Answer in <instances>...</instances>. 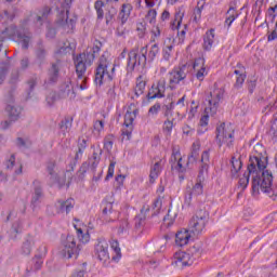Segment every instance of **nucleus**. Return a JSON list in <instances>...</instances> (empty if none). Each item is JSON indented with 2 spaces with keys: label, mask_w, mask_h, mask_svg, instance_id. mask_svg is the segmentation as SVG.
Listing matches in <instances>:
<instances>
[{
  "label": "nucleus",
  "mask_w": 277,
  "mask_h": 277,
  "mask_svg": "<svg viewBox=\"0 0 277 277\" xmlns=\"http://www.w3.org/2000/svg\"><path fill=\"white\" fill-rule=\"evenodd\" d=\"M247 170L248 171L243 173L242 177L239 179V187L246 189L250 183V174H252V190L254 194H259V190L261 189V192L267 194L272 200H277V185L274 184L272 172H269V170L259 171V169H254L250 172L249 167Z\"/></svg>",
  "instance_id": "obj_1"
},
{
  "label": "nucleus",
  "mask_w": 277,
  "mask_h": 277,
  "mask_svg": "<svg viewBox=\"0 0 277 277\" xmlns=\"http://www.w3.org/2000/svg\"><path fill=\"white\" fill-rule=\"evenodd\" d=\"M100 52H101V42H98V44H94L92 50L87 51L84 53H80L74 58L76 75L78 79H84L85 71L88 70V66H92V64H94V60H96V53H100Z\"/></svg>",
  "instance_id": "obj_2"
},
{
  "label": "nucleus",
  "mask_w": 277,
  "mask_h": 277,
  "mask_svg": "<svg viewBox=\"0 0 277 277\" xmlns=\"http://www.w3.org/2000/svg\"><path fill=\"white\" fill-rule=\"evenodd\" d=\"M107 53H104L97 63V67L95 69V78L94 83L97 85H103V82L107 79L108 81H114V72H116V67L114 66L111 68V71L107 70L109 66L111 65V62L109 61V57H107Z\"/></svg>",
  "instance_id": "obj_3"
},
{
  "label": "nucleus",
  "mask_w": 277,
  "mask_h": 277,
  "mask_svg": "<svg viewBox=\"0 0 277 277\" xmlns=\"http://www.w3.org/2000/svg\"><path fill=\"white\" fill-rule=\"evenodd\" d=\"M267 168V156H265V147L262 144H256L253 147V155L249 158V172H265Z\"/></svg>",
  "instance_id": "obj_4"
},
{
  "label": "nucleus",
  "mask_w": 277,
  "mask_h": 277,
  "mask_svg": "<svg viewBox=\"0 0 277 277\" xmlns=\"http://www.w3.org/2000/svg\"><path fill=\"white\" fill-rule=\"evenodd\" d=\"M148 55V45H145L143 48H134L128 53V68L129 70H135L136 68H140L142 66H146V62H148V58L146 57Z\"/></svg>",
  "instance_id": "obj_5"
},
{
  "label": "nucleus",
  "mask_w": 277,
  "mask_h": 277,
  "mask_svg": "<svg viewBox=\"0 0 277 277\" xmlns=\"http://www.w3.org/2000/svg\"><path fill=\"white\" fill-rule=\"evenodd\" d=\"M79 252H81V245H77V240L72 235L66 237L58 250V254L63 259H72V256L77 259Z\"/></svg>",
  "instance_id": "obj_6"
},
{
  "label": "nucleus",
  "mask_w": 277,
  "mask_h": 277,
  "mask_svg": "<svg viewBox=\"0 0 277 277\" xmlns=\"http://www.w3.org/2000/svg\"><path fill=\"white\" fill-rule=\"evenodd\" d=\"M208 222H209V212H207V210L205 209L198 210L189 221V224H188L189 233H193V235H200V233L205 230V227L207 226Z\"/></svg>",
  "instance_id": "obj_7"
},
{
  "label": "nucleus",
  "mask_w": 277,
  "mask_h": 277,
  "mask_svg": "<svg viewBox=\"0 0 277 277\" xmlns=\"http://www.w3.org/2000/svg\"><path fill=\"white\" fill-rule=\"evenodd\" d=\"M235 130L230 128V126H226V123H221L216 127L215 130V143L217 144L219 148H222L223 144L230 147L234 142Z\"/></svg>",
  "instance_id": "obj_8"
},
{
  "label": "nucleus",
  "mask_w": 277,
  "mask_h": 277,
  "mask_svg": "<svg viewBox=\"0 0 277 277\" xmlns=\"http://www.w3.org/2000/svg\"><path fill=\"white\" fill-rule=\"evenodd\" d=\"M2 36L5 38H11L12 40H16L18 38L22 42L23 49H29V42H31V32L27 30H18L16 26L11 25L2 30Z\"/></svg>",
  "instance_id": "obj_9"
},
{
  "label": "nucleus",
  "mask_w": 277,
  "mask_h": 277,
  "mask_svg": "<svg viewBox=\"0 0 277 277\" xmlns=\"http://www.w3.org/2000/svg\"><path fill=\"white\" fill-rule=\"evenodd\" d=\"M14 92H16V88L12 87L5 98V111L9 114L10 122H16V120L21 118V111H23V108H21V106H16L14 103Z\"/></svg>",
  "instance_id": "obj_10"
},
{
  "label": "nucleus",
  "mask_w": 277,
  "mask_h": 277,
  "mask_svg": "<svg viewBox=\"0 0 277 277\" xmlns=\"http://www.w3.org/2000/svg\"><path fill=\"white\" fill-rule=\"evenodd\" d=\"M68 14V10L61 11L56 19V25H58V27H62V29L67 31V34H69V31H72V29H75V25H77V16L70 17V15Z\"/></svg>",
  "instance_id": "obj_11"
},
{
  "label": "nucleus",
  "mask_w": 277,
  "mask_h": 277,
  "mask_svg": "<svg viewBox=\"0 0 277 277\" xmlns=\"http://www.w3.org/2000/svg\"><path fill=\"white\" fill-rule=\"evenodd\" d=\"M187 72H189L187 65H182L170 72L169 83L171 90H174L176 88L174 85H179L181 81H184L187 78Z\"/></svg>",
  "instance_id": "obj_12"
},
{
  "label": "nucleus",
  "mask_w": 277,
  "mask_h": 277,
  "mask_svg": "<svg viewBox=\"0 0 277 277\" xmlns=\"http://www.w3.org/2000/svg\"><path fill=\"white\" fill-rule=\"evenodd\" d=\"M224 96V91L222 89H215L213 92L210 93L209 107L206 108V114H210L213 116L217 113V107L220 106V102Z\"/></svg>",
  "instance_id": "obj_13"
},
{
  "label": "nucleus",
  "mask_w": 277,
  "mask_h": 277,
  "mask_svg": "<svg viewBox=\"0 0 277 277\" xmlns=\"http://www.w3.org/2000/svg\"><path fill=\"white\" fill-rule=\"evenodd\" d=\"M166 96V79H160L156 84L149 89L146 98L147 101H155V98H163Z\"/></svg>",
  "instance_id": "obj_14"
},
{
  "label": "nucleus",
  "mask_w": 277,
  "mask_h": 277,
  "mask_svg": "<svg viewBox=\"0 0 277 277\" xmlns=\"http://www.w3.org/2000/svg\"><path fill=\"white\" fill-rule=\"evenodd\" d=\"M95 256H97L101 263H107L109 261V243H107V240H97L95 245Z\"/></svg>",
  "instance_id": "obj_15"
},
{
  "label": "nucleus",
  "mask_w": 277,
  "mask_h": 277,
  "mask_svg": "<svg viewBox=\"0 0 277 277\" xmlns=\"http://www.w3.org/2000/svg\"><path fill=\"white\" fill-rule=\"evenodd\" d=\"M194 259H192V254L185 251L175 252L172 260V265L175 267H187V265H193Z\"/></svg>",
  "instance_id": "obj_16"
},
{
  "label": "nucleus",
  "mask_w": 277,
  "mask_h": 277,
  "mask_svg": "<svg viewBox=\"0 0 277 277\" xmlns=\"http://www.w3.org/2000/svg\"><path fill=\"white\" fill-rule=\"evenodd\" d=\"M60 70H62V60H56L48 69V81L45 83H57L60 81Z\"/></svg>",
  "instance_id": "obj_17"
},
{
  "label": "nucleus",
  "mask_w": 277,
  "mask_h": 277,
  "mask_svg": "<svg viewBox=\"0 0 277 277\" xmlns=\"http://www.w3.org/2000/svg\"><path fill=\"white\" fill-rule=\"evenodd\" d=\"M32 185H34V192H32L30 205L32 207H38V205L42 202V198L44 196V193L42 192V183H40V181L38 180H35L32 182Z\"/></svg>",
  "instance_id": "obj_18"
},
{
  "label": "nucleus",
  "mask_w": 277,
  "mask_h": 277,
  "mask_svg": "<svg viewBox=\"0 0 277 277\" xmlns=\"http://www.w3.org/2000/svg\"><path fill=\"white\" fill-rule=\"evenodd\" d=\"M202 189H203L202 181L199 180V182H197L193 188H189L186 190L185 205L189 207L194 198H198V196H201Z\"/></svg>",
  "instance_id": "obj_19"
},
{
  "label": "nucleus",
  "mask_w": 277,
  "mask_h": 277,
  "mask_svg": "<svg viewBox=\"0 0 277 277\" xmlns=\"http://www.w3.org/2000/svg\"><path fill=\"white\" fill-rule=\"evenodd\" d=\"M118 15V9L113 4L106 5V12L104 14L105 23L107 27H111L116 21V16Z\"/></svg>",
  "instance_id": "obj_20"
},
{
  "label": "nucleus",
  "mask_w": 277,
  "mask_h": 277,
  "mask_svg": "<svg viewBox=\"0 0 277 277\" xmlns=\"http://www.w3.org/2000/svg\"><path fill=\"white\" fill-rule=\"evenodd\" d=\"M36 62L39 64V67L42 68V65L47 63V49L42 42H39L36 49Z\"/></svg>",
  "instance_id": "obj_21"
},
{
  "label": "nucleus",
  "mask_w": 277,
  "mask_h": 277,
  "mask_svg": "<svg viewBox=\"0 0 277 277\" xmlns=\"http://www.w3.org/2000/svg\"><path fill=\"white\" fill-rule=\"evenodd\" d=\"M58 213H70L75 209V199L70 198L67 200H58L56 203Z\"/></svg>",
  "instance_id": "obj_22"
},
{
  "label": "nucleus",
  "mask_w": 277,
  "mask_h": 277,
  "mask_svg": "<svg viewBox=\"0 0 277 277\" xmlns=\"http://www.w3.org/2000/svg\"><path fill=\"white\" fill-rule=\"evenodd\" d=\"M192 235H189V229L180 230L175 234V243L183 248V246H187L189 243V239Z\"/></svg>",
  "instance_id": "obj_23"
},
{
  "label": "nucleus",
  "mask_w": 277,
  "mask_h": 277,
  "mask_svg": "<svg viewBox=\"0 0 277 277\" xmlns=\"http://www.w3.org/2000/svg\"><path fill=\"white\" fill-rule=\"evenodd\" d=\"M213 42H215V30L210 29L203 36V49H205V51H211V49H213Z\"/></svg>",
  "instance_id": "obj_24"
},
{
  "label": "nucleus",
  "mask_w": 277,
  "mask_h": 277,
  "mask_svg": "<svg viewBox=\"0 0 277 277\" xmlns=\"http://www.w3.org/2000/svg\"><path fill=\"white\" fill-rule=\"evenodd\" d=\"M161 170H163V160L157 161L150 169L149 179L150 183H155L157 179H159V174H161Z\"/></svg>",
  "instance_id": "obj_25"
},
{
  "label": "nucleus",
  "mask_w": 277,
  "mask_h": 277,
  "mask_svg": "<svg viewBox=\"0 0 277 277\" xmlns=\"http://www.w3.org/2000/svg\"><path fill=\"white\" fill-rule=\"evenodd\" d=\"M132 10H133V6L130 3L122 4V9L118 15L119 21H121V25H124L129 21Z\"/></svg>",
  "instance_id": "obj_26"
},
{
  "label": "nucleus",
  "mask_w": 277,
  "mask_h": 277,
  "mask_svg": "<svg viewBox=\"0 0 277 277\" xmlns=\"http://www.w3.org/2000/svg\"><path fill=\"white\" fill-rule=\"evenodd\" d=\"M199 150H200V146L194 143L190 155L188 156V160L186 162V167H188L189 169H192V166H194V163L198 161V157H200Z\"/></svg>",
  "instance_id": "obj_27"
},
{
  "label": "nucleus",
  "mask_w": 277,
  "mask_h": 277,
  "mask_svg": "<svg viewBox=\"0 0 277 277\" xmlns=\"http://www.w3.org/2000/svg\"><path fill=\"white\" fill-rule=\"evenodd\" d=\"M230 164H232V169H230L232 179H237L239 174V170H241L243 166V163L241 162V158H237L235 156L232 157Z\"/></svg>",
  "instance_id": "obj_28"
},
{
  "label": "nucleus",
  "mask_w": 277,
  "mask_h": 277,
  "mask_svg": "<svg viewBox=\"0 0 277 277\" xmlns=\"http://www.w3.org/2000/svg\"><path fill=\"white\" fill-rule=\"evenodd\" d=\"M145 90H146V80H144V77L138 76L136 78V85L134 88V97L140 98V96L144 94Z\"/></svg>",
  "instance_id": "obj_29"
},
{
  "label": "nucleus",
  "mask_w": 277,
  "mask_h": 277,
  "mask_svg": "<svg viewBox=\"0 0 277 277\" xmlns=\"http://www.w3.org/2000/svg\"><path fill=\"white\" fill-rule=\"evenodd\" d=\"M56 166L57 163L55 162V160H50L47 163V172H48L50 183H55L57 181V172H55Z\"/></svg>",
  "instance_id": "obj_30"
},
{
  "label": "nucleus",
  "mask_w": 277,
  "mask_h": 277,
  "mask_svg": "<svg viewBox=\"0 0 277 277\" xmlns=\"http://www.w3.org/2000/svg\"><path fill=\"white\" fill-rule=\"evenodd\" d=\"M144 226H146V214L141 212L134 217V228L138 233H142V230H144Z\"/></svg>",
  "instance_id": "obj_31"
},
{
  "label": "nucleus",
  "mask_w": 277,
  "mask_h": 277,
  "mask_svg": "<svg viewBox=\"0 0 277 277\" xmlns=\"http://www.w3.org/2000/svg\"><path fill=\"white\" fill-rule=\"evenodd\" d=\"M35 245L36 240L34 237L28 236L22 245V252L28 256V254H31V248H34Z\"/></svg>",
  "instance_id": "obj_32"
},
{
  "label": "nucleus",
  "mask_w": 277,
  "mask_h": 277,
  "mask_svg": "<svg viewBox=\"0 0 277 277\" xmlns=\"http://www.w3.org/2000/svg\"><path fill=\"white\" fill-rule=\"evenodd\" d=\"M105 2L103 0H97L94 3V10L96 12L97 21H103L105 18Z\"/></svg>",
  "instance_id": "obj_33"
},
{
  "label": "nucleus",
  "mask_w": 277,
  "mask_h": 277,
  "mask_svg": "<svg viewBox=\"0 0 277 277\" xmlns=\"http://www.w3.org/2000/svg\"><path fill=\"white\" fill-rule=\"evenodd\" d=\"M226 14H227V16L225 19V25H227V27H230L233 25V23H235V21L239 16V13H237V11H235V8L230 6Z\"/></svg>",
  "instance_id": "obj_34"
},
{
  "label": "nucleus",
  "mask_w": 277,
  "mask_h": 277,
  "mask_svg": "<svg viewBox=\"0 0 277 277\" xmlns=\"http://www.w3.org/2000/svg\"><path fill=\"white\" fill-rule=\"evenodd\" d=\"M61 131L66 134L72 128V117H65L58 124Z\"/></svg>",
  "instance_id": "obj_35"
},
{
  "label": "nucleus",
  "mask_w": 277,
  "mask_h": 277,
  "mask_svg": "<svg viewBox=\"0 0 277 277\" xmlns=\"http://www.w3.org/2000/svg\"><path fill=\"white\" fill-rule=\"evenodd\" d=\"M51 12H52L51 6H48V5L43 6L39 11V15L37 16V22L40 23V25H42V22L47 21V18L51 16Z\"/></svg>",
  "instance_id": "obj_36"
},
{
  "label": "nucleus",
  "mask_w": 277,
  "mask_h": 277,
  "mask_svg": "<svg viewBox=\"0 0 277 277\" xmlns=\"http://www.w3.org/2000/svg\"><path fill=\"white\" fill-rule=\"evenodd\" d=\"M110 248L115 252V255H113L111 261H115V263H118L120 259H122V253L120 252V246L118 243V240H113L110 242Z\"/></svg>",
  "instance_id": "obj_37"
},
{
  "label": "nucleus",
  "mask_w": 277,
  "mask_h": 277,
  "mask_svg": "<svg viewBox=\"0 0 277 277\" xmlns=\"http://www.w3.org/2000/svg\"><path fill=\"white\" fill-rule=\"evenodd\" d=\"M113 211H114V203L105 202L102 214L106 222H111V217H108L107 215H111Z\"/></svg>",
  "instance_id": "obj_38"
},
{
  "label": "nucleus",
  "mask_w": 277,
  "mask_h": 277,
  "mask_svg": "<svg viewBox=\"0 0 277 277\" xmlns=\"http://www.w3.org/2000/svg\"><path fill=\"white\" fill-rule=\"evenodd\" d=\"M160 109L164 118H172V111H174V102L160 106Z\"/></svg>",
  "instance_id": "obj_39"
},
{
  "label": "nucleus",
  "mask_w": 277,
  "mask_h": 277,
  "mask_svg": "<svg viewBox=\"0 0 277 277\" xmlns=\"http://www.w3.org/2000/svg\"><path fill=\"white\" fill-rule=\"evenodd\" d=\"M19 233H23V223L15 221L11 227V239H16Z\"/></svg>",
  "instance_id": "obj_40"
},
{
  "label": "nucleus",
  "mask_w": 277,
  "mask_h": 277,
  "mask_svg": "<svg viewBox=\"0 0 277 277\" xmlns=\"http://www.w3.org/2000/svg\"><path fill=\"white\" fill-rule=\"evenodd\" d=\"M70 51H72V48H70V43H68V44L65 43L63 47H61L55 52L56 60H60L64 55H68V53H70Z\"/></svg>",
  "instance_id": "obj_41"
},
{
  "label": "nucleus",
  "mask_w": 277,
  "mask_h": 277,
  "mask_svg": "<svg viewBox=\"0 0 277 277\" xmlns=\"http://www.w3.org/2000/svg\"><path fill=\"white\" fill-rule=\"evenodd\" d=\"M159 53V44L155 43L150 47L148 54H146L147 61L154 62Z\"/></svg>",
  "instance_id": "obj_42"
},
{
  "label": "nucleus",
  "mask_w": 277,
  "mask_h": 277,
  "mask_svg": "<svg viewBox=\"0 0 277 277\" xmlns=\"http://www.w3.org/2000/svg\"><path fill=\"white\" fill-rule=\"evenodd\" d=\"M63 88L64 96H66L67 98L72 100L77 96L75 94V89L72 88V84H70V82L66 83Z\"/></svg>",
  "instance_id": "obj_43"
},
{
  "label": "nucleus",
  "mask_w": 277,
  "mask_h": 277,
  "mask_svg": "<svg viewBox=\"0 0 277 277\" xmlns=\"http://www.w3.org/2000/svg\"><path fill=\"white\" fill-rule=\"evenodd\" d=\"M136 113H137V110H134L133 113H131V111L126 113L124 127H127V129H129V127H133V120H135Z\"/></svg>",
  "instance_id": "obj_44"
},
{
  "label": "nucleus",
  "mask_w": 277,
  "mask_h": 277,
  "mask_svg": "<svg viewBox=\"0 0 277 277\" xmlns=\"http://www.w3.org/2000/svg\"><path fill=\"white\" fill-rule=\"evenodd\" d=\"M179 161H183V157H181V151L175 147H173L171 159H170L171 168L172 166H175L176 163H179Z\"/></svg>",
  "instance_id": "obj_45"
},
{
  "label": "nucleus",
  "mask_w": 277,
  "mask_h": 277,
  "mask_svg": "<svg viewBox=\"0 0 277 277\" xmlns=\"http://www.w3.org/2000/svg\"><path fill=\"white\" fill-rule=\"evenodd\" d=\"M183 16H185V13L181 11L175 13V19L171 23L172 29H179V27H181V23H183Z\"/></svg>",
  "instance_id": "obj_46"
},
{
  "label": "nucleus",
  "mask_w": 277,
  "mask_h": 277,
  "mask_svg": "<svg viewBox=\"0 0 277 277\" xmlns=\"http://www.w3.org/2000/svg\"><path fill=\"white\" fill-rule=\"evenodd\" d=\"M100 161H101V149H100V154L94 151L92 157L89 159V163H91V170H96Z\"/></svg>",
  "instance_id": "obj_47"
},
{
  "label": "nucleus",
  "mask_w": 277,
  "mask_h": 277,
  "mask_svg": "<svg viewBox=\"0 0 277 277\" xmlns=\"http://www.w3.org/2000/svg\"><path fill=\"white\" fill-rule=\"evenodd\" d=\"M162 206H163V201L161 200V198H157L153 205V209H154L153 215H159V213H161Z\"/></svg>",
  "instance_id": "obj_48"
},
{
  "label": "nucleus",
  "mask_w": 277,
  "mask_h": 277,
  "mask_svg": "<svg viewBox=\"0 0 277 277\" xmlns=\"http://www.w3.org/2000/svg\"><path fill=\"white\" fill-rule=\"evenodd\" d=\"M209 172V162H201L198 179L205 181V174Z\"/></svg>",
  "instance_id": "obj_49"
},
{
  "label": "nucleus",
  "mask_w": 277,
  "mask_h": 277,
  "mask_svg": "<svg viewBox=\"0 0 277 277\" xmlns=\"http://www.w3.org/2000/svg\"><path fill=\"white\" fill-rule=\"evenodd\" d=\"M78 233V239L82 242V243H88V241H90V233H84L83 234V229L79 228L77 229Z\"/></svg>",
  "instance_id": "obj_50"
},
{
  "label": "nucleus",
  "mask_w": 277,
  "mask_h": 277,
  "mask_svg": "<svg viewBox=\"0 0 277 277\" xmlns=\"http://www.w3.org/2000/svg\"><path fill=\"white\" fill-rule=\"evenodd\" d=\"M43 260L44 259L38 258V255H35V258L32 259V263H34L32 271L34 272H38V269L42 268V264L44 263Z\"/></svg>",
  "instance_id": "obj_51"
},
{
  "label": "nucleus",
  "mask_w": 277,
  "mask_h": 277,
  "mask_svg": "<svg viewBox=\"0 0 277 277\" xmlns=\"http://www.w3.org/2000/svg\"><path fill=\"white\" fill-rule=\"evenodd\" d=\"M146 21H148L150 23V25H155V23L157 21V10L150 9L147 12Z\"/></svg>",
  "instance_id": "obj_52"
},
{
  "label": "nucleus",
  "mask_w": 277,
  "mask_h": 277,
  "mask_svg": "<svg viewBox=\"0 0 277 277\" xmlns=\"http://www.w3.org/2000/svg\"><path fill=\"white\" fill-rule=\"evenodd\" d=\"M131 228V225L129 224V220L124 219L120 221L118 233L119 235H122V233H127Z\"/></svg>",
  "instance_id": "obj_53"
},
{
  "label": "nucleus",
  "mask_w": 277,
  "mask_h": 277,
  "mask_svg": "<svg viewBox=\"0 0 277 277\" xmlns=\"http://www.w3.org/2000/svg\"><path fill=\"white\" fill-rule=\"evenodd\" d=\"M104 148H106V150H111V148H114V135H107L104 138Z\"/></svg>",
  "instance_id": "obj_54"
},
{
  "label": "nucleus",
  "mask_w": 277,
  "mask_h": 277,
  "mask_svg": "<svg viewBox=\"0 0 277 277\" xmlns=\"http://www.w3.org/2000/svg\"><path fill=\"white\" fill-rule=\"evenodd\" d=\"M19 77H21V72L18 70L12 71L9 83L11 85H16V83H18L19 81Z\"/></svg>",
  "instance_id": "obj_55"
},
{
  "label": "nucleus",
  "mask_w": 277,
  "mask_h": 277,
  "mask_svg": "<svg viewBox=\"0 0 277 277\" xmlns=\"http://www.w3.org/2000/svg\"><path fill=\"white\" fill-rule=\"evenodd\" d=\"M161 111V104L156 103L148 109V116H157Z\"/></svg>",
  "instance_id": "obj_56"
},
{
  "label": "nucleus",
  "mask_w": 277,
  "mask_h": 277,
  "mask_svg": "<svg viewBox=\"0 0 277 277\" xmlns=\"http://www.w3.org/2000/svg\"><path fill=\"white\" fill-rule=\"evenodd\" d=\"M195 72H196V78L198 79V81H205V76L207 75V68L206 67L195 69Z\"/></svg>",
  "instance_id": "obj_57"
},
{
  "label": "nucleus",
  "mask_w": 277,
  "mask_h": 277,
  "mask_svg": "<svg viewBox=\"0 0 277 277\" xmlns=\"http://www.w3.org/2000/svg\"><path fill=\"white\" fill-rule=\"evenodd\" d=\"M202 8H205V4H201V6H197L194 10V21H195V23H198V21H200V18H202Z\"/></svg>",
  "instance_id": "obj_58"
},
{
  "label": "nucleus",
  "mask_w": 277,
  "mask_h": 277,
  "mask_svg": "<svg viewBox=\"0 0 277 277\" xmlns=\"http://www.w3.org/2000/svg\"><path fill=\"white\" fill-rule=\"evenodd\" d=\"M16 163V155L12 154L10 158L5 161L6 170H12Z\"/></svg>",
  "instance_id": "obj_59"
},
{
  "label": "nucleus",
  "mask_w": 277,
  "mask_h": 277,
  "mask_svg": "<svg viewBox=\"0 0 277 277\" xmlns=\"http://www.w3.org/2000/svg\"><path fill=\"white\" fill-rule=\"evenodd\" d=\"M47 252H48L47 246L41 245L37 250L36 256H38L39 259H44V256H47Z\"/></svg>",
  "instance_id": "obj_60"
},
{
  "label": "nucleus",
  "mask_w": 277,
  "mask_h": 277,
  "mask_svg": "<svg viewBox=\"0 0 277 277\" xmlns=\"http://www.w3.org/2000/svg\"><path fill=\"white\" fill-rule=\"evenodd\" d=\"M193 68H194V70L205 68V58H202V57L196 58L194 62Z\"/></svg>",
  "instance_id": "obj_61"
},
{
  "label": "nucleus",
  "mask_w": 277,
  "mask_h": 277,
  "mask_svg": "<svg viewBox=\"0 0 277 277\" xmlns=\"http://www.w3.org/2000/svg\"><path fill=\"white\" fill-rule=\"evenodd\" d=\"M116 168V162H110L109 167H108V172L107 175L105 177V181H109L110 179L114 177V170Z\"/></svg>",
  "instance_id": "obj_62"
},
{
  "label": "nucleus",
  "mask_w": 277,
  "mask_h": 277,
  "mask_svg": "<svg viewBox=\"0 0 277 277\" xmlns=\"http://www.w3.org/2000/svg\"><path fill=\"white\" fill-rule=\"evenodd\" d=\"M172 49H174V45H167L164 49H163V57L164 60H170V55L172 54Z\"/></svg>",
  "instance_id": "obj_63"
},
{
  "label": "nucleus",
  "mask_w": 277,
  "mask_h": 277,
  "mask_svg": "<svg viewBox=\"0 0 277 277\" xmlns=\"http://www.w3.org/2000/svg\"><path fill=\"white\" fill-rule=\"evenodd\" d=\"M269 133L273 135V137H277V118H275L272 122Z\"/></svg>",
  "instance_id": "obj_64"
}]
</instances>
